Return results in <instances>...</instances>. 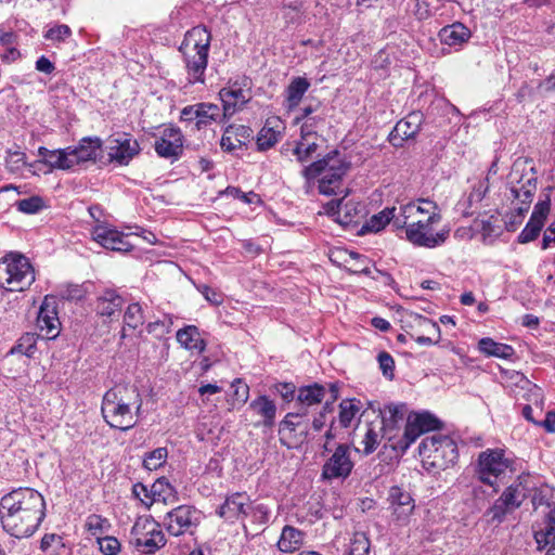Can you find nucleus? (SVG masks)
Returning a JSON list of instances; mask_svg holds the SVG:
<instances>
[{
    "instance_id": "2f4dec72",
    "label": "nucleus",
    "mask_w": 555,
    "mask_h": 555,
    "mask_svg": "<svg viewBox=\"0 0 555 555\" xmlns=\"http://www.w3.org/2000/svg\"><path fill=\"white\" fill-rule=\"evenodd\" d=\"M250 409L261 417V425L271 428L275 423L276 404L268 396H259L250 403Z\"/></svg>"
},
{
    "instance_id": "338daca9",
    "label": "nucleus",
    "mask_w": 555,
    "mask_h": 555,
    "mask_svg": "<svg viewBox=\"0 0 555 555\" xmlns=\"http://www.w3.org/2000/svg\"><path fill=\"white\" fill-rule=\"evenodd\" d=\"M250 515L260 522H266L269 519V509L263 504L254 506L251 504Z\"/></svg>"
},
{
    "instance_id": "052dcab7",
    "label": "nucleus",
    "mask_w": 555,
    "mask_h": 555,
    "mask_svg": "<svg viewBox=\"0 0 555 555\" xmlns=\"http://www.w3.org/2000/svg\"><path fill=\"white\" fill-rule=\"evenodd\" d=\"M488 190H489L488 182L487 181H479L474 186L473 191L470 192V194L468 196V202L470 204L481 202L483 199V197L486 196Z\"/></svg>"
},
{
    "instance_id": "0e129e2a",
    "label": "nucleus",
    "mask_w": 555,
    "mask_h": 555,
    "mask_svg": "<svg viewBox=\"0 0 555 555\" xmlns=\"http://www.w3.org/2000/svg\"><path fill=\"white\" fill-rule=\"evenodd\" d=\"M344 199H332L328 202L325 206L326 212L328 215L337 216L339 217L340 211H345L350 207V204H344Z\"/></svg>"
},
{
    "instance_id": "69168bd1",
    "label": "nucleus",
    "mask_w": 555,
    "mask_h": 555,
    "mask_svg": "<svg viewBox=\"0 0 555 555\" xmlns=\"http://www.w3.org/2000/svg\"><path fill=\"white\" fill-rule=\"evenodd\" d=\"M413 13L418 20H426L429 16V4L425 0H413Z\"/></svg>"
},
{
    "instance_id": "39448f33",
    "label": "nucleus",
    "mask_w": 555,
    "mask_h": 555,
    "mask_svg": "<svg viewBox=\"0 0 555 555\" xmlns=\"http://www.w3.org/2000/svg\"><path fill=\"white\" fill-rule=\"evenodd\" d=\"M537 171L529 160H516L508 175L511 211L505 216L508 231H514L529 210L537 192Z\"/></svg>"
},
{
    "instance_id": "4468645a",
    "label": "nucleus",
    "mask_w": 555,
    "mask_h": 555,
    "mask_svg": "<svg viewBox=\"0 0 555 555\" xmlns=\"http://www.w3.org/2000/svg\"><path fill=\"white\" fill-rule=\"evenodd\" d=\"M307 411L287 413L280 423V440L288 449L301 444L308 435V423L305 421Z\"/></svg>"
},
{
    "instance_id": "de8ad7c7",
    "label": "nucleus",
    "mask_w": 555,
    "mask_h": 555,
    "mask_svg": "<svg viewBox=\"0 0 555 555\" xmlns=\"http://www.w3.org/2000/svg\"><path fill=\"white\" fill-rule=\"evenodd\" d=\"M369 552V538L363 532H356L350 541L348 555H367Z\"/></svg>"
},
{
    "instance_id": "680f3d73",
    "label": "nucleus",
    "mask_w": 555,
    "mask_h": 555,
    "mask_svg": "<svg viewBox=\"0 0 555 555\" xmlns=\"http://www.w3.org/2000/svg\"><path fill=\"white\" fill-rule=\"evenodd\" d=\"M359 254L354 251H347L344 249H337L332 251L331 254V260L336 263H340V260H343L345 263H349V259L356 260L359 259Z\"/></svg>"
},
{
    "instance_id": "c756f323",
    "label": "nucleus",
    "mask_w": 555,
    "mask_h": 555,
    "mask_svg": "<svg viewBox=\"0 0 555 555\" xmlns=\"http://www.w3.org/2000/svg\"><path fill=\"white\" fill-rule=\"evenodd\" d=\"M472 33L464 24L456 22L439 31L440 41L449 47H461L469 40Z\"/></svg>"
},
{
    "instance_id": "f257e3e1",
    "label": "nucleus",
    "mask_w": 555,
    "mask_h": 555,
    "mask_svg": "<svg viewBox=\"0 0 555 555\" xmlns=\"http://www.w3.org/2000/svg\"><path fill=\"white\" fill-rule=\"evenodd\" d=\"M442 216L438 205L427 198H418L400 207L396 225L405 229L406 240L417 247L436 248L446 243L449 228L437 229Z\"/></svg>"
},
{
    "instance_id": "7ed1b4c3",
    "label": "nucleus",
    "mask_w": 555,
    "mask_h": 555,
    "mask_svg": "<svg viewBox=\"0 0 555 555\" xmlns=\"http://www.w3.org/2000/svg\"><path fill=\"white\" fill-rule=\"evenodd\" d=\"M405 404H388L380 411L382 421L377 422L384 429L386 443L396 452L404 453L415 440L426 431L438 427V420L429 413L406 414Z\"/></svg>"
},
{
    "instance_id": "9d476101",
    "label": "nucleus",
    "mask_w": 555,
    "mask_h": 555,
    "mask_svg": "<svg viewBox=\"0 0 555 555\" xmlns=\"http://www.w3.org/2000/svg\"><path fill=\"white\" fill-rule=\"evenodd\" d=\"M513 464L503 449H487L478 455L476 475L482 483L496 490L506 474L513 472Z\"/></svg>"
},
{
    "instance_id": "412c9836",
    "label": "nucleus",
    "mask_w": 555,
    "mask_h": 555,
    "mask_svg": "<svg viewBox=\"0 0 555 555\" xmlns=\"http://www.w3.org/2000/svg\"><path fill=\"white\" fill-rule=\"evenodd\" d=\"M550 208L551 203L548 198L540 201L535 204L528 223L518 235L519 243L526 244L534 241L539 236L544 225V221L550 212Z\"/></svg>"
},
{
    "instance_id": "864d4df0",
    "label": "nucleus",
    "mask_w": 555,
    "mask_h": 555,
    "mask_svg": "<svg viewBox=\"0 0 555 555\" xmlns=\"http://www.w3.org/2000/svg\"><path fill=\"white\" fill-rule=\"evenodd\" d=\"M231 388L233 389V400L237 403H245L249 397V387L242 379L236 378L231 384Z\"/></svg>"
},
{
    "instance_id": "2eb2a0df",
    "label": "nucleus",
    "mask_w": 555,
    "mask_h": 555,
    "mask_svg": "<svg viewBox=\"0 0 555 555\" xmlns=\"http://www.w3.org/2000/svg\"><path fill=\"white\" fill-rule=\"evenodd\" d=\"M319 121H322V118L311 117L300 127V139L296 142L293 154L301 164L308 162L319 147L320 135L317 131Z\"/></svg>"
},
{
    "instance_id": "a211bd4d",
    "label": "nucleus",
    "mask_w": 555,
    "mask_h": 555,
    "mask_svg": "<svg viewBox=\"0 0 555 555\" xmlns=\"http://www.w3.org/2000/svg\"><path fill=\"white\" fill-rule=\"evenodd\" d=\"M420 453L433 455L434 459L449 455L448 461L453 463L457 457V448L454 441L447 436H431L422 440L420 443Z\"/></svg>"
},
{
    "instance_id": "473e14b6",
    "label": "nucleus",
    "mask_w": 555,
    "mask_h": 555,
    "mask_svg": "<svg viewBox=\"0 0 555 555\" xmlns=\"http://www.w3.org/2000/svg\"><path fill=\"white\" fill-rule=\"evenodd\" d=\"M178 343L188 350L203 352L206 348L204 339L195 325H186L177 332Z\"/></svg>"
},
{
    "instance_id": "49530a36",
    "label": "nucleus",
    "mask_w": 555,
    "mask_h": 555,
    "mask_svg": "<svg viewBox=\"0 0 555 555\" xmlns=\"http://www.w3.org/2000/svg\"><path fill=\"white\" fill-rule=\"evenodd\" d=\"M167 456L166 448H157L145 455L143 466L147 470H156L165 464Z\"/></svg>"
},
{
    "instance_id": "e2e57ef3",
    "label": "nucleus",
    "mask_w": 555,
    "mask_h": 555,
    "mask_svg": "<svg viewBox=\"0 0 555 555\" xmlns=\"http://www.w3.org/2000/svg\"><path fill=\"white\" fill-rule=\"evenodd\" d=\"M197 112H198L197 103L183 107L181 113H180L181 121H183V122H194L196 125Z\"/></svg>"
},
{
    "instance_id": "c03bdc74",
    "label": "nucleus",
    "mask_w": 555,
    "mask_h": 555,
    "mask_svg": "<svg viewBox=\"0 0 555 555\" xmlns=\"http://www.w3.org/2000/svg\"><path fill=\"white\" fill-rule=\"evenodd\" d=\"M150 492L152 495V501L155 502H164L166 503L169 498L172 495L173 488L170 483L165 479H157L150 488Z\"/></svg>"
},
{
    "instance_id": "58836bf2",
    "label": "nucleus",
    "mask_w": 555,
    "mask_h": 555,
    "mask_svg": "<svg viewBox=\"0 0 555 555\" xmlns=\"http://www.w3.org/2000/svg\"><path fill=\"white\" fill-rule=\"evenodd\" d=\"M361 409L359 400L345 399L339 403L338 423L340 427L348 428L352 425Z\"/></svg>"
},
{
    "instance_id": "5701e85b",
    "label": "nucleus",
    "mask_w": 555,
    "mask_h": 555,
    "mask_svg": "<svg viewBox=\"0 0 555 555\" xmlns=\"http://www.w3.org/2000/svg\"><path fill=\"white\" fill-rule=\"evenodd\" d=\"M251 502L249 496L243 492H235L227 496L219 508V515L227 520L245 518L250 515Z\"/></svg>"
},
{
    "instance_id": "cd10ccee",
    "label": "nucleus",
    "mask_w": 555,
    "mask_h": 555,
    "mask_svg": "<svg viewBox=\"0 0 555 555\" xmlns=\"http://www.w3.org/2000/svg\"><path fill=\"white\" fill-rule=\"evenodd\" d=\"M388 501L398 519L406 518L414 509L411 494L398 486L389 489Z\"/></svg>"
},
{
    "instance_id": "f3484780",
    "label": "nucleus",
    "mask_w": 555,
    "mask_h": 555,
    "mask_svg": "<svg viewBox=\"0 0 555 555\" xmlns=\"http://www.w3.org/2000/svg\"><path fill=\"white\" fill-rule=\"evenodd\" d=\"M525 498L526 492L521 482L511 485L490 508L492 519L502 520L507 513L519 507Z\"/></svg>"
},
{
    "instance_id": "bf43d9fd",
    "label": "nucleus",
    "mask_w": 555,
    "mask_h": 555,
    "mask_svg": "<svg viewBox=\"0 0 555 555\" xmlns=\"http://www.w3.org/2000/svg\"><path fill=\"white\" fill-rule=\"evenodd\" d=\"M197 289L210 304L219 306L223 302L222 295L218 293L216 289L209 287L208 285L202 284L197 286Z\"/></svg>"
},
{
    "instance_id": "20e7f679",
    "label": "nucleus",
    "mask_w": 555,
    "mask_h": 555,
    "mask_svg": "<svg viewBox=\"0 0 555 555\" xmlns=\"http://www.w3.org/2000/svg\"><path fill=\"white\" fill-rule=\"evenodd\" d=\"M142 404L137 387L118 385L104 393L101 413L111 428L127 431L137 425Z\"/></svg>"
},
{
    "instance_id": "9b49d317",
    "label": "nucleus",
    "mask_w": 555,
    "mask_h": 555,
    "mask_svg": "<svg viewBox=\"0 0 555 555\" xmlns=\"http://www.w3.org/2000/svg\"><path fill=\"white\" fill-rule=\"evenodd\" d=\"M203 519L201 511L191 505H180L168 512L164 525L166 530L175 537L193 534Z\"/></svg>"
},
{
    "instance_id": "6ab92c4d",
    "label": "nucleus",
    "mask_w": 555,
    "mask_h": 555,
    "mask_svg": "<svg viewBox=\"0 0 555 555\" xmlns=\"http://www.w3.org/2000/svg\"><path fill=\"white\" fill-rule=\"evenodd\" d=\"M140 152L139 143L130 134L124 133L109 141L108 156L119 165H128Z\"/></svg>"
},
{
    "instance_id": "a19ab883",
    "label": "nucleus",
    "mask_w": 555,
    "mask_h": 555,
    "mask_svg": "<svg viewBox=\"0 0 555 555\" xmlns=\"http://www.w3.org/2000/svg\"><path fill=\"white\" fill-rule=\"evenodd\" d=\"M384 429L379 426L377 422H373L367 424L366 430L362 440L363 452L364 454L369 455L373 453L378 444L380 443L382 439H385L383 437Z\"/></svg>"
},
{
    "instance_id": "5fc2aeb1",
    "label": "nucleus",
    "mask_w": 555,
    "mask_h": 555,
    "mask_svg": "<svg viewBox=\"0 0 555 555\" xmlns=\"http://www.w3.org/2000/svg\"><path fill=\"white\" fill-rule=\"evenodd\" d=\"M132 494L134 498L140 500L146 508H150L154 503V501H152L150 489L141 482L134 483L132 486Z\"/></svg>"
},
{
    "instance_id": "f03ea898",
    "label": "nucleus",
    "mask_w": 555,
    "mask_h": 555,
    "mask_svg": "<svg viewBox=\"0 0 555 555\" xmlns=\"http://www.w3.org/2000/svg\"><path fill=\"white\" fill-rule=\"evenodd\" d=\"M46 502L33 488H17L0 501V520L10 535L23 539L31 537L44 518Z\"/></svg>"
},
{
    "instance_id": "1a4fd4ad",
    "label": "nucleus",
    "mask_w": 555,
    "mask_h": 555,
    "mask_svg": "<svg viewBox=\"0 0 555 555\" xmlns=\"http://www.w3.org/2000/svg\"><path fill=\"white\" fill-rule=\"evenodd\" d=\"M35 281V272L28 259L10 254L0 261V286L10 292H22Z\"/></svg>"
},
{
    "instance_id": "09e8293b",
    "label": "nucleus",
    "mask_w": 555,
    "mask_h": 555,
    "mask_svg": "<svg viewBox=\"0 0 555 555\" xmlns=\"http://www.w3.org/2000/svg\"><path fill=\"white\" fill-rule=\"evenodd\" d=\"M344 204H350V207L340 211L337 220L343 224L357 223L363 215V207L352 202H345Z\"/></svg>"
},
{
    "instance_id": "dca6fc26",
    "label": "nucleus",
    "mask_w": 555,
    "mask_h": 555,
    "mask_svg": "<svg viewBox=\"0 0 555 555\" xmlns=\"http://www.w3.org/2000/svg\"><path fill=\"white\" fill-rule=\"evenodd\" d=\"M37 327L39 335L46 339H55L61 332L57 312V300L54 296H46L38 312Z\"/></svg>"
},
{
    "instance_id": "8fccbe9b",
    "label": "nucleus",
    "mask_w": 555,
    "mask_h": 555,
    "mask_svg": "<svg viewBox=\"0 0 555 555\" xmlns=\"http://www.w3.org/2000/svg\"><path fill=\"white\" fill-rule=\"evenodd\" d=\"M15 205L17 210L24 214H37L44 206L43 199L39 196H31L28 198L20 199Z\"/></svg>"
},
{
    "instance_id": "4d7b16f0",
    "label": "nucleus",
    "mask_w": 555,
    "mask_h": 555,
    "mask_svg": "<svg viewBox=\"0 0 555 555\" xmlns=\"http://www.w3.org/2000/svg\"><path fill=\"white\" fill-rule=\"evenodd\" d=\"M379 367L385 377L391 379L393 377L395 361L387 352H380L377 357Z\"/></svg>"
},
{
    "instance_id": "bb28decb",
    "label": "nucleus",
    "mask_w": 555,
    "mask_h": 555,
    "mask_svg": "<svg viewBox=\"0 0 555 555\" xmlns=\"http://www.w3.org/2000/svg\"><path fill=\"white\" fill-rule=\"evenodd\" d=\"M102 142L99 138H83L79 141L77 146H68L73 166L82 163L95 160L99 151L101 150Z\"/></svg>"
},
{
    "instance_id": "ea45409f",
    "label": "nucleus",
    "mask_w": 555,
    "mask_h": 555,
    "mask_svg": "<svg viewBox=\"0 0 555 555\" xmlns=\"http://www.w3.org/2000/svg\"><path fill=\"white\" fill-rule=\"evenodd\" d=\"M534 539L539 550L555 544V518L553 516L550 515L541 524L540 529L534 531Z\"/></svg>"
},
{
    "instance_id": "3c124183",
    "label": "nucleus",
    "mask_w": 555,
    "mask_h": 555,
    "mask_svg": "<svg viewBox=\"0 0 555 555\" xmlns=\"http://www.w3.org/2000/svg\"><path fill=\"white\" fill-rule=\"evenodd\" d=\"M98 544L103 555H118L120 552V542L115 537H98Z\"/></svg>"
},
{
    "instance_id": "f704fd0d",
    "label": "nucleus",
    "mask_w": 555,
    "mask_h": 555,
    "mask_svg": "<svg viewBox=\"0 0 555 555\" xmlns=\"http://www.w3.org/2000/svg\"><path fill=\"white\" fill-rule=\"evenodd\" d=\"M325 397V388L319 384L300 387L297 393V402L301 411L307 408L320 404Z\"/></svg>"
},
{
    "instance_id": "aec40b11",
    "label": "nucleus",
    "mask_w": 555,
    "mask_h": 555,
    "mask_svg": "<svg viewBox=\"0 0 555 555\" xmlns=\"http://www.w3.org/2000/svg\"><path fill=\"white\" fill-rule=\"evenodd\" d=\"M92 237L106 249L122 253L132 249V245L126 241V236L121 232L102 223L93 228Z\"/></svg>"
},
{
    "instance_id": "c85d7f7f",
    "label": "nucleus",
    "mask_w": 555,
    "mask_h": 555,
    "mask_svg": "<svg viewBox=\"0 0 555 555\" xmlns=\"http://www.w3.org/2000/svg\"><path fill=\"white\" fill-rule=\"evenodd\" d=\"M38 154L42 162L52 169L69 170L74 168L68 147L49 150L41 146L38 150Z\"/></svg>"
},
{
    "instance_id": "4be33fe9",
    "label": "nucleus",
    "mask_w": 555,
    "mask_h": 555,
    "mask_svg": "<svg viewBox=\"0 0 555 555\" xmlns=\"http://www.w3.org/2000/svg\"><path fill=\"white\" fill-rule=\"evenodd\" d=\"M183 137L181 131L175 127H167L163 130L159 139L155 141V151L164 158H178L182 154Z\"/></svg>"
},
{
    "instance_id": "e433bc0d",
    "label": "nucleus",
    "mask_w": 555,
    "mask_h": 555,
    "mask_svg": "<svg viewBox=\"0 0 555 555\" xmlns=\"http://www.w3.org/2000/svg\"><path fill=\"white\" fill-rule=\"evenodd\" d=\"M478 349L480 352L488 357H496L502 359H508L514 354V349L512 346L496 343L489 337H485L479 340Z\"/></svg>"
},
{
    "instance_id": "393cba45",
    "label": "nucleus",
    "mask_w": 555,
    "mask_h": 555,
    "mask_svg": "<svg viewBox=\"0 0 555 555\" xmlns=\"http://www.w3.org/2000/svg\"><path fill=\"white\" fill-rule=\"evenodd\" d=\"M253 130L250 127L245 125H230L225 128L220 145L225 152L233 153L241 150L247 144L251 137Z\"/></svg>"
},
{
    "instance_id": "37998d69",
    "label": "nucleus",
    "mask_w": 555,
    "mask_h": 555,
    "mask_svg": "<svg viewBox=\"0 0 555 555\" xmlns=\"http://www.w3.org/2000/svg\"><path fill=\"white\" fill-rule=\"evenodd\" d=\"M395 208H385L380 212L373 215L362 228V232H378L383 230L390 220L396 223Z\"/></svg>"
},
{
    "instance_id": "0eeeda50",
    "label": "nucleus",
    "mask_w": 555,
    "mask_h": 555,
    "mask_svg": "<svg viewBox=\"0 0 555 555\" xmlns=\"http://www.w3.org/2000/svg\"><path fill=\"white\" fill-rule=\"evenodd\" d=\"M348 167L340 158L337 151L328 153L302 169V176L307 180L319 179V191L324 195H331L339 189L341 179Z\"/></svg>"
},
{
    "instance_id": "774afa93",
    "label": "nucleus",
    "mask_w": 555,
    "mask_h": 555,
    "mask_svg": "<svg viewBox=\"0 0 555 555\" xmlns=\"http://www.w3.org/2000/svg\"><path fill=\"white\" fill-rule=\"evenodd\" d=\"M36 69L44 74H52L55 69L54 64L44 55L36 61Z\"/></svg>"
},
{
    "instance_id": "ddd939ff",
    "label": "nucleus",
    "mask_w": 555,
    "mask_h": 555,
    "mask_svg": "<svg viewBox=\"0 0 555 555\" xmlns=\"http://www.w3.org/2000/svg\"><path fill=\"white\" fill-rule=\"evenodd\" d=\"M219 96L223 105L221 108L223 115L225 118L231 117L251 100V81L243 78L241 81L230 82L229 86L220 90Z\"/></svg>"
},
{
    "instance_id": "603ef678",
    "label": "nucleus",
    "mask_w": 555,
    "mask_h": 555,
    "mask_svg": "<svg viewBox=\"0 0 555 555\" xmlns=\"http://www.w3.org/2000/svg\"><path fill=\"white\" fill-rule=\"evenodd\" d=\"M72 35V29L65 24L56 25L44 34L47 40L61 42Z\"/></svg>"
},
{
    "instance_id": "f8f14e48",
    "label": "nucleus",
    "mask_w": 555,
    "mask_h": 555,
    "mask_svg": "<svg viewBox=\"0 0 555 555\" xmlns=\"http://www.w3.org/2000/svg\"><path fill=\"white\" fill-rule=\"evenodd\" d=\"M328 453L330 455L322 466V479L334 480L348 478L354 467L351 457V448L346 443H339Z\"/></svg>"
},
{
    "instance_id": "13d9d810",
    "label": "nucleus",
    "mask_w": 555,
    "mask_h": 555,
    "mask_svg": "<svg viewBox=\"0 0 555 555\" xmlns=\"http://www.w3.org/2000/svg\"><path fill=\"white\" fill-rule=\"evenodd\" d=\"M272 389L286 402H291L295 398L296 386L293 383H278Z\"/></svg>"
},
{
    "instance_id": "423d86ee",
    "label": "nucleus",
    "mask_w": 555,
    "mask_h": 555,
    "mask_svg": "<svg viewBox=\"0 0 555 555\" xmlns=\"http://www.w3.org/2000/svg\"><path fill=\"white\" fill-rule=\"evenodd\" d=\"M210 40V33L205 27L197 26L185 34L180 46L185 63L188 81L192 85L205 81Z\"/></svg>"
},
{
    "instance_id": "72a5a7b5",
    "label": "nucleus",
    "mask_w": 555,
    "mask_h": 555,
    "mask_svg": "<svg viewBox=\"0 0 555 555\" xmlns=\"http://www.w3.org/2000/svg\"><path fill=\"white\" fill-rule=\"evenodd\" d=\"M304 539L305 533L301 530L293 526H285L282 529L276 545L278 548L283 553H293L301 547Z\"/></svg>"
},
{
    "instance_id": "b1692460",
    "label": "nucleus",
    "mask_w": 555,
    "mask_h": 555,
    "mask_svg": "<svg viewBox=\"0 0 555 555\" xmlns=\"http://www.w3.org/2000/svg\"><path fill=\"white\" fill-rule=\"evenodd\" d=\"M125 301L114 289H105L96 298L95 312L99 317L113 321L118 319Z\"/></svg>"
},
{
    "instance_id": "c9c22d12",
    "label": "nucleus",
    "mask_w": 555,
    "mask_h": 555,
    "mask_svg": "<svg viewBox=\"0 0 555 555\" xmlns=\"http://www.w3.org/2000/svg\"><path fill=\"white\" fill-rule=\"evenodd\" d=\"M196 129L201 130L212 122L221 121L225 116L217 104L201 102L197 103Z\"/></svg>"
},
{
    "instance_id": "a18cd8bd",
    "label": "nucleus",
    "mask_w": 555,
    "mask_h": 555,
    "mask_svg": "<svg viewBox=\"0 0 555 555\" xmlns=\"http://www.w3.org/2000/svg\"><path fill=\"white\" fill-rule=\"evenodd\" d=\"M85 527L90 534L99 537L100 534L106 532L111 525L106 518L96 514H92L87 517Z\"/></svg>"
},
{
    "instance_id": "7c9ffc66",
    "label": "nucleus",
    "mask_w": 555,
    "mask_h": 555,
    "mask_svg": "<svg viewBox=\"0 0 555 555\" xmlns=\"http://www.w3.org/2000/svg\"><path fill=\"white\" fill-rule=\"evenodd\" d=\"M423 116L418 112L409 114L405 118L399 120L391 133L392 139L409 140L414 138L421 129Z\"/></svg>"
},
{
    "instance_id": "6e6d98bb",
    "label": "nucleus",
    "mask_w": 555,
    "mask_h": 555,
    "mask_svg": "<svg viewBox=\"0 0 555 555\" xmlns=\"http://www.w3.org/2000/svg\"><path fill=\"white\" fill-rule=\"evenodd\" d=\"M415 321L417 322L418 326L428 333V336H433L440 340V327L436 322H433L428 318L420 314H416Z\"/></svg>"
},
{
    "instance_id": "a878e982",
    "label": "nucleus",
    "mask_w": 555,
    "mask_h": 555,
    "mask_svg": "<svg viewBox=\"0 0 555 555\" xmlns=\"http://www.w3.org/2000/svg\"><path fill=\"white\" fill-rule=\"evenodd\" d=\"M285 126L279 117H270L257 134V147L267 151L274 146L283 137Z\"/></svg>"
},
{
    "instance_id": "4c0bfd02",
    "label": "nucleus",
    "mask_w": 555,
    "mask_h": 555,
    "mask_svg": "<svg viewBox=\"0 0 555 555\" xmlns=\"http://www.w3.org/2000/svg\"><path fill=\"white\" fill-rule=\"evenodd\" d=\"M309 87L310 82L304 77H296L291 81L286 89V102L289 109L298 106Z\"/></svg>"
},
{
    "instance_id": "6e6552de",
    "label": "nucleus",
    "mask_w": 555,
    "mask_h": 555,
    "mask_svg": "<svg viewBox=\"0 0 555 555\" xmlns=\"http://www.w3.org/2000/svg\"><path fill=\"white\" fill-rule=\"evenodd\" d=\"M166 537L160 525L152 516L135 519L129 537V543L143 555L155 554L166 545Z\"/></svg>"
},
{
    "instance_id": "79ce46f5",
    "label": "nucleus",
    "mask_w": 555,
    "mask_h": 555,
    "mask_svg": "<svg viewBox=\"0 0 555 555\" xmlns=\"http://www.w3.org/2000/svg\"><path fill=\"white\" fill-rule=\"evenodd\" d=\"M144 323V314L143 309L139 302L130 304L124 314V324L120 332V338L124 339L126 337V326L132 330L138 328L140 325Z\"/></svg>"
}]
</instances>
